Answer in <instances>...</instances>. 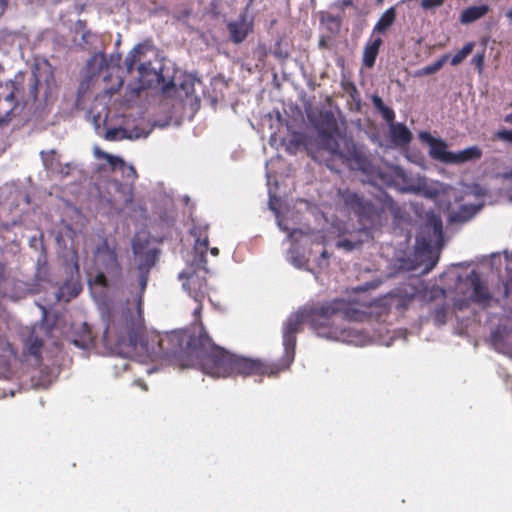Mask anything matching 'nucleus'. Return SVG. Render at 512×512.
Wrapping results in <instances>:
<instances>
[{
  "label": "nucleus",
  "instance_id": "nucleus-47",
  "mask_svg": "<svg viewBox=\"0 0 512 512\" xmlns=\"http://www.w3.org/2000/svg\"><path fill=\"white\" fill-rule=\"evenodd\" d=\"M15 96H16V95H15V93H14V92H12V93H10V94L6 97V100L10 101V100L14 99V98H15Z\"/></svg>",
  "mask_w": 512,
  "mask_h": 512
},
{
  "label": "nucleus",
  "instance_id": "nucleus-21",
  "mask_svg": "<svg viewBox=\"0 0 512 512\" xmlns=\"http://www.w3.org/2000/svg\"><path fill=\"white\" fill-rule=\"evenodd\" d=\"M473 292L471 294V298L479 303H483L488 299V293L485 288L482 286L478 279L472 280Z\"/></svg>",
  "mask_w": 512,
  "mask_h": 512
},
{
  "label": "nucleus",
  "instance_id": "nucleus-23",
  "mask_svg": "<svg viewBox=\"0 0 512 512\" xmlns=\"http://www.w3.org/2000/svg\"><path fill=\"white\" fill-rule=\"evenodd\" d=\"M474 44L467 43L461 50H459L451 59L453 66L459 65L473 50Z\"/></svg>",
  "mask_w": 512,
  "mask_h": 512
},
{
  "label": "nucleus",
  "instance_id": "nucleus-13",
  "mask_svg": "<svg viewBox=\"0 0 512 512\" xmlns=\"http://www.w3.org/2000/svg\"><path fill=\"white\" fill-rule=\"evenodd\" d=\"M183 288L189 292L195 301L200 302L205 294L206 282L197 275H191L183 283Z\"/></svg>",
  "mask_w": 512,
  "mask_h": 512
},
{
  "label": "nucleus",
  "instance_id": "nucleus-35",
  "mask_svg": "<svg viewBox=\"0 0 512 512\" xmlns=\"http://www.w3.org/2000/svg\"><path fill=\"white\" fill-rule=\"evenodd\" d=\"M95 282L98 283L99 285L101 286H106L107 285V282H106V277L104 275V273L102 271H100L96 277H95Z\"/></svg>",
  "mask_w": 512,
  "mask_h": 512
},
{
  "label": "nucleus",
  "instance_id": "nucleus-30",
  "mask_svg": "<svg viewBox=\"0 0 512 512\" xmlns=\"http://www.w3.org/2000/svg\"><path fill=\"white\" fill-rule=\"evenodd\" d=\"M445 0H421L420 4L423 9H432L439 7Z\"/></svg>",
  "mask_w": 512,
  "mask_h": 512
},
{
  "label": "nucleus",
  "instance_id": "nucleus-51",
  "mask_svg": "<svg viewBox=\"0 0 512 512\" xmlns=\"http://www.w3.org/2000/svg\"><path fill=\"white\" fill-rule=\"evenodd\" d=\"M379 177H380L384 182H386V179H385V177H384V175H383V174L379 173Z\"/></svg>",
  "mask_w": 512,
  "mask_h": 512
},
{
  "label": "nucleus",
  "instance_id": "nucleus-44",
  "mask_svg": "<svg viewBox=\"0 0 512 512\" xmlns=\"http://www.w3.org/2000/svg\"><path fill=\"white\" fill-rule=\"evenodd\" d=\"M370 287H375L374 284H365L364 286L358 287L357 290L365 291Z\"/></svg>",
  "mask_w": 512,
  "mask_h": 512
},
{
  "label": "nucleus",
  "instance_id": "nucleus-17",
  "mask_svg": "<svg viewBox=\"0 0 512 512\" xmlns=\"http://www.w3.org/2000/svg\"><path fill=\"white\" fill-rule=\"evenodd\" d=\"M488 11L489 7L487 5L468 7L462 11L460 15V22L462 24L472 23L485 16Z\"/></svg>",
  "mask_w": 512,
  "mask_h": 512
},
{
  "label": "nucleus",
  "instance_id": "nucleus-14",
  "mask_svg": "<svg viewBox=\"0 0 512 512\" xmlns=\"http://www.w3.org/2000/svg\"><path fill=\"white\" fill-rule=\"evenodd\" d=\"M440 188H432L428 187L426 180L424 178L419 177L417 179V182L415 184L410 185L407 188V191L415 192V193H423L426 197L434 198L436 197L441 191L446 192L448 189H452L449 186H444L442 184H439Z\"/></svg>",
  "mask_w": 512,
  "mask_h": 512
},
{
  "label": "nucleus",
  "instance_id": "nucleus-22",
  "mask_svg": "<svg viewBox=\"0 0 512 512\" xmlns=\"http://www.w3.org/2000/svg\"><path fill=\"white\" fill-rule=\"evenodd\" d=\"M28 333H29V335H28L27 339L25 340V344L31 354L37 355L42 346V342L34 334V330H29Z\"/></svg>",
  "mask_w": 512,
  "mask_h": 512
},
{
  "label": "nucleus",
  "instance_id": "nucleus-41",
  "mask_svg": "<svg viewBox=\"0 0 512 512\" xmlns=\"http://www.w3.org/2000/svg\"><path fill=\"white\" fill-rule=\"evenodd\" d=\"M207 245H208V239L207 238H205L202 241L200 239L197 240V246H203L204 248H206Z\"/></svg>",
  "mask_w": 512,
  "mask_h": 512
},
{
  "label": "nucleus",
  "instance_id": "nucleus-46",
  "mask_svg": "<svg viewBox=\"0 0 512 512\" xmlns=\"http://www.w3.org/2000/svg\"><path fill=\"white\" fill-rule=\"evenodd\" d=\"M210 252L213 256H217L219 254V250L216 247L212 248Z\"/></svg>",
  "mask_w": 512,
  "mask_h": 512
},
{
  "label": "nucleus",
  "instance_id": "nucleus-42",
  "mask_svg": "<svg viewBox=\"0 0 512 512\" xmlns=\"http://www.w3.org/2000/svg\"><path fill=\"white\" fill-rule=\"evenodd\" d=\"M4 275H5V267L2 263H0V282L4 278Z\"/></svg>",
  "mask_w": 512,
  "mask_h": 512
},
{
  "label": "nucleus",
  "instance_id": "nucleus-8",
  "mask_svg": "<svg viewBox=\"0 0 512 512\" xmlns=\"http://www.w3.org/2000/svg\"><path fill=\"white\" fill-rule=\"evenodd\" d=\"M93 153L96 158L105 159L113 170L119 169L123 177L130 179L132 182L137 179V172L133 165L127 164L122 158L109 154L101 150L98 146L93 148Z\"/></svg>",
  "mask_w": 512,
  "mask_h": 512
},
{
  "label": "nucleus",
  "instance_id": "nucleus-53",
  "mask_svg": "<svg viewBox=\"0 0 512 512\" xmlns=\"http://www.w3.org/2000/svg\"><path fill=\"white\" fill-rule=\"evenodd\" d=\"M382 1H383V0H377V2H379V3H380V2H382Z\"/></svg>",
  "mask_w": 512,
  "mask_h": 512
},
{
  "label": "nucleus",
  "instance_id": "nucleus-20",
  "mask_svg": "<svg viewBox=\"0 0 512 512\" xmlns=\"http://www.w3.org/2000/svg\"><path fill=\"white\" fill-rule=\"evenodd\" d=\"M396 11L395 8L391 7L387 9L378 22L376 23L373 32L383 33L385 32L395 21Z\"/></svg>",
  "mask_w": 512,
  "mask_h": 512
},
{
  "label": "nucleus",
  "instance_id": "nucleus-1",
  "mask_svg": "<svg viewBox=\"0 0 512 512\" xmlns=\"http://www.w3.org/2000/svg\"><path fill=\"white\" fill-rule=\"evenodd\" d=\"M114 321L120 330L122 341L127 340L133 347L139 344L152 358L175 356L181 367H199L214 378L233 374L273 375L279 371L276 366L226 352L216 346L202 328L197 339L185 331H174L163 336L154 335L151 343L145 342L142 338L144 318L141 297L128 302Z\"/></svg>",
  "mask_w": 512,
  "mask_h": 512
},
{
  "label": "nucleus",
  "instance_id": "nucleus-3",
  "mask_svg": "<svg viewBox=\"0 0 512 512\" xmlns=\"http://www.w3.org/2000/svg\"><path fill=\"white\" fill-rule=\"evenodd\" d=\"M442 240L441 220L433 215L428 219L416 238L411 269L419 270L422 274L429 273L439 259Z\"/></svg>",
  "mask_w": 512,
  "mask_h": 512
},
{
  "label": "nucleus",
  "instance_id": "nucleus-31",
  "mask_svg": "<svg viewBox=\"0 0 512 512\" xmlns=\"http://www.w3.org/2000/svg\"><path fill=\"white\" fill-rule=\"evenodd\" d=\"M380 112L386 121H393L395 115L392 109L385 106Z\"/></svg>",
  "mask_w": 512,
  "mask_h": 512
},
{
  "label": "nucleus",
  "instance_id": "nucleus-24",
  "mask_svg": "<svg viewBox=\"0 0 512 512\" xmlns=\"http://www.w3.org/2000/svg\"><path fill=\"white\" fill-rule=\"evenodd\" d=\"M38 84H39V80L36 77V75L33 73L30 76L29 83H28V86H29V95H28L29 100L35 101L37 99Z\"/></svg>",
  "mask_w": 512,
  "mask_h": 512
},
{
  "label": "nucleus",
  "instance_id": "nucleus-4",
  "mask_svg": "<svg viewBox=\"0 0 512 512\" xmlns=\"http://www.w3.org/2000/svg\"><path fill=\"white\" fill-rule=\"evenodd\" d=\"M124 64L129 73L137 65L138 80L143 88L163 81L162 64L149 44L136 45L126 56Z\"/></svg>",
  "mask_w": 512,
  "mask_h": 512
},
{
  "label": "nucleus",
  "instance_id": "nucleus-38",
  "mask_svg": "<svg viewBox=\"0 0 512 512\" xmlns=\"http://www.w3.org/2000/svg\"><path fill=\"white\" fill-rule=\"evenodd\" d=\"M328 259L327 251L324 249L321 251V261L319 262V266L323 265V262H326Z\"/></svg>",
  "mask_w": 512,
  "mask_h": 512
},
{
  "label": "nucleus",
  "instance_id": "nucleus-16",
  "mask_svg": "<svg viewBox=\"0 0 512 512\" xmlns=\"http://www.w3.org/2000/svg\"><path fill=\"white\" fill-rule=\"evenodd\" d=\"M381 44L382 39L378 37L365 45L362 60L367 68L374 66Z\"/></svg>",
  "mask_w": 512,
  "mask_h": 512
},
{
  "label": "nucleus",
  "instance_id": "nucleus-52",
  "mask_svg": "<svg viewBox=\"0 0 512 512\" xmlns=\"http://www.w3.org/2000/svg\"><path fill=\"white\" fill-rule=\"evenodd\" d=\"M107 77H108V76H107L106 74H105V75H103V80H106V79H107Z\"/></svg>",
  "mask_w": 512,
  "mask_h": 512
},
{
  "label": "nucleus",
  "instance_id": "nucleus-43",
  "mask_svg": "<svg viewBox=\"0 0 512 512\" xmlns=\"http://www.w3.org/2000/svg\"><path fill=\"white\" fill-rule=\"evenodd\" d=\"M146 283H147V278H146V276H141L140 284H141V288H142V290L145 288Z\"/></svg>",
  "mask_w": 512,
  "mask_h": 512
},
{
  "label": "nucleus",
  "instance_id": "nucleus-10",
  "mask_svg": "<svg viewBox=\"0 0 512 512\" xmlns=\"http://www.w3.org/2000/svg\"><path fill=\"white\" fill-rule=\"evenodd\" d=\"M231 39L235 43L242 42L252 30V22L246 15L240 16L237 20L228 24Z\"/></svg>",
  "mask_w": 512,
  "mask_h": 512
},
{
  "label": "nucleus",
  "instance_id": "nucleus-45",
  "mask_svg": "<svg viewBox=\"0 0 512 512\" xmlns=\"http://www.w3.org/2000/svg\"><path fill=\"white\" fill-rule=\"evenodd\" d=\"M505 122L509 123L512 125V113L511 114H508L506 117H505Z\"/></svg>",
  "mask_w": 512,
  "mask_h": 512
},
{
  "label": "nucleus",
  "instance_id": "nucleus-15",
  "mask_svg": "<svg viewBox=\"0 0 512 512\" xmlns=\"http://www.w3.org/2000/svg\"><path fill=\"white\" fill-rule=\"evenodd\" d=\"M109 67L105 55L102 53L94 54L87 63V71L91 78L101 76Z\"/></svg>",
  "mask_w": 512,
  "mask_h": 512
},
{
  "label": "nucleus",
  "instance_id": "nucleus-11",
  "mask_svg": "<svg viewBox=\"0 0 512 512\" xmlns=\"http://www.w3.org/2000/svg\"><path fill=\"white\" fill-rule=\"evenodd\" d=\"M148 134L149 132H144L138 128H135L130 132L123 128H112L106 131L104 138L108 141H118L122 139L146 138Z\"/></svg>",
  "mask_w": 512,
  "mask_h": 512
},
{
  "label": "nucleus",
  "instance_id": "nucleus-39",
  "mask_svg": "<svg viewBox=\"0 0 512 512\" xmlns=\"http://www.w3.org/2000/svg\"><path fill=\"white\" fill-rule=\"evenodd\" d=\"M7 7V0H0V15L3 14Z\"/></svg>",
  "mask_w": 512,
  "mask_h": 512
},
{
  "label": "nucleus",
  "instance_id": "nucleus-32",
  "mask_svg": "<svg viewBox=\"0 0 512 512\" xmlns=\"http://www.w3.org/2000/svg\"><path fill=\"white\" fill-rule=\"evenodd\" d=\"M472 62L476 65L479 71L482 70L484 64V56L483 54H477L473 57Z\"/></svg>",
  "mask_w": 512,
  "mask_h": 512
},
{
  "label": "nucleus",
  "instance_id": "nucleus-19",
  "mask_svg": "<svg viewBox=\"0 0 512 512\" xmlns=\"http://www.w3.org/2000/svg\"><path fill=\"white\" fill-rule=\"evenodd\" d=\"M55 380V375L52 372L39 369L32 376V386L36 389L47 388Z\"/></svg>",
  "mask_w": 512,
  "mask_h": 512
},
{
  "label": "nucleus",
  "instance_id": "nucleus-49",
  "mask_svg": "<svg viewBox=\"0 0 512 512\" xmlns=\"http://www.w3.org/2000/svg\"><path fill=\"white\" fill-rule=\"evenodd\" d=\"M351 4H352L351 0H343V5L348 6V5H351Z\"/></svg>",
  "mask_w": 512,
  "mask_h": 512
},
{
  "label": "nucleus",
  "instance_id": "nucleus-26",
  "mask_svg": "<svg viewBox=\"0 0 512 512\" xmlns=\"http://www.w3.org/2000/svg\"><path fill=\"white\" fill-rule=\"evenodd\" d=\"M197 80L191 76L187 77L181 84V89L186 95H190L194 92V84Z\"/></svg>",
  "mask_w": 512,
  "mask_h": 512
},
{
  "label": "nucleus",
  "instance_id": "nucleus-5",
  "mask_svg": "<svg viewBox=\"0 0 512 512\" xmlns=\"http://www.w3.org/2000/svg\"><path fill=\"white\" fill-rule=\"evenodd\" d=\"M319 145L326 150L332 158L347 163L352 169L370 173L366 157L356 149L354 143L345 135L338 132L319 133Z\"/></svg>",
  "mask_w": 512,
  "mask_h": 512
},
{
  "label": "nucleus",
  "instance_id": "nucleus-34",
  "mask_svg": "<svg viewBox=\"0 0 512 512\" xmlns=\"http://www.w3.org/2000/svg\"><path fill=\"white\" fill-rule=\"evenodd\" d=\"M41 155H42V159H43V162H44V165L46 166V168L51 169L53 171L56 170V168L54 167L53 160L48 159V154H45L44 152H42Z\"/></svg>",
  "mask_w": 512,
  "mask_h": 512
},
{
  "label": "nucleus",
  "instance_id": "nucleus-40",
  "mask_svg": "<svg viewBox=\"0 0 512 512\" xmlns=\"http://www.w3.org/2000/svg\"><path fill=\"white\" fill-rule=\"evenodd\" d=\"M505 16L508 19L509 23L512 25V5L511 8L505 13Z\"/></svg>",
  "mask_w": 512,
  "mask_h": 512
},
{
  "label": "nucleus",
  "instance_id": "nucleus-37",
  "mask_svg": "<svg viewBox=\"0 0 512 512\" xmlns=\"http://www.w3.org/2000/svg\"><path fill=\"white\" fill-rule=\"evenodd\" d=\"M393 170H394V173H395L398 177H401V178H403V179L405 178V172H404V170H403L402 168H400V167H394V168H393Z\"/></svg>",
  "mask_w": 512,
  "mask_h": 512
},
{
  "label": "nucleus",
  "instance_id": "nucleus-27",
  "mask_svg": "<svg viewBox=\"0 0 512 512\" xmlns=\"http://www.w3.org/2000/svg\"><path fill=\"white\" fill-rule=\"evenodd\" d=\"M360 243L352 242L348 239L339 240L336 244L338 248H342L346 251H352L353 249L359 247Z\"/></svg>",
  "mask_w": 512,
  "mask_h": 512
},
{
  "label": "nucleus",
  "instance_id": "nucleus-6",
  "mask_svg": "<svg viewBox=\"0 0 512 512\" xmlns=\"http://www.w3.org/2000/svg\"><path fill=\"white\" fill-rule=\"evenodd\" d=\"M419 138L429 146V156L444 164H462L468 161L477 160L481 157V150L476 147H468L459 152L448 150V144L440 139L433 137L428 132H421Z\"/></svg>",
  "mask_w": 512,
  "mask_h": 512
},
{
  "label": "nucleus",
  "instance_id": "nucleus-28",
  "mask_svg": "<svg viewBox=\"0 0 512 512\" xmlns=\"http://www.w3.org/2000/svg\"><path fill=\"white\" fill-rule=\"evenodd\" d=\"M66 287H62L60 288L59 292L56 294V300L58 301H66L68 302L71 298L75 297L77 294H78V291L77 290H73V292H71L68 296H66Z\"/></svg>",
  "mask_w": 512,
  "mask_h": 512
},
{
  "label": "nucleus",
  "instance_id": "nucleus-18",
  "mask_svg": "<svg viewBox=\"0 0 512 512\" xmlns=\"http://www.w3.org/2000/svg\"><path fill=\"white\" fill-rule=\"evenodd\" d=\"M480 206L476 205H463L459 211L450 213V220L452 222H466L470 220L479 210Z\"/></svg>",
  "mask_w": 512,
  "mask_h": 512
},
{
  "label": "nucleus",
  "instance_id": "nucleus-12",
  "mask_svg": "<svg viewBox=\"0 0 512 512\" xmlns=\"http://www.w3.org/2000/svg\"><path fill=\"white\" fill-rule=\"evenodd\" d=\"M389 132L391 140L397 146H406L412 140L411 131L402 123H392Z\"/></svg>",
  "mask_w": 512,
  "mask_h": 512
},
{
  "label": "nucleus",
  "instance_id": "nucleus-36",
  "mask_svg": "<svg viewBox=\"0 0 512 512\" xmlns=\"http://www.w3.org/2000/svg\"><path fill=\"white\" fill-rule=\"evenodd\" d=\"M276 217H277V221H278V226H279V228H280L282 231H289V227H287L286 225H284L283 220L279 217L278 213H276Z\"/></svg>",
  "mask_w": 512,
  "mask_h": 512
},
{
  "label": "nucleus",
  "instance_id": "nucleus-33",
  "mask_svg": "<svg viewBox=\"0 0 512 512\" xmlns=\"http://www.w3.org/2000/svg\"><path fill=\"white\" fill-rule=\"evenodd\" d=\"M372 103L379 111L385 107L383 100L378 95L372 96Z\"/></svg>",
  "mask_w": 512,
  "mask_h": 512
},
{
  "label": "nucleus",
  "instance_id": "nucleus-48",
  "mask_svg": "<svg viewBox=\"0 0 512 512\" xmlns=\"http://www.w3.org/2000/svg\"><path fill=\"white\" fill-rule=\"evenodd\" d=\"M73 259L75 260V267L77 268L78 265H77V253H76V251L73 252Z\"/></svg>",
  "mask_w": 512,
  "mask_h": 512
},
{
  "label": "nucleus",
  "instance_id": "nucleus-2",
  "mask_svg": "<svg viewBox=\"0 0 512 512\" xmlns=\"http://www.w3.org/2000/svg\"><path fill=\"white\" fill-rule=\"evenodd\" d=\"M366 306V304L354 303L345 299H334L319 307L300 309L288 318L284 328L283 342L286 356L290 361L293 360L295 335L305 321H309L314 326L320 337L362 345L364 337L359 331L352 328L339 329L334 325L340 319L362 320L365 315L363 308Z\"/></svg>",
  "mask_w": 512,
  "mask_h": 512
},
{
  "label": "nucleus",
  "instance_id": "nucleus-9",
  "mask_svg": "<svg viewBox=\"0 0 512 512\" xmlns=\"http://www.w3.org/2000/svg\"><path fill=\"white\" fill-rule=\"evenodd\" d=\"M94 263L99 270L114 272L117 269L118 264L115 251L108 246L105 240L96 247Z\"/></svg>",
  "mask_w": 512,
  "mask_h": 512
},
{
  "label": "nucleus",
  "instance_id": "nucleus-7",
  "mask_svg": "<svg viewBox=\"0 0 512 512\" xmlns=\"http://www.w3.org/2000/svg\"><path fill=\"white\" fill-rule=\"evenodd\" d=\"M289 238L293 242V246L288 252V260L297 268L303 267L308 261L304 253H299V247L323 245L325 239L321 232H303L301 230H293L289 234Z\"/></svg>",
  "mask_w": 512,
  "mask_h": 512
},
{
  "label": "nucleus",
  "instance_id": "nucleus-25",
  "mask_svg": "<svg viewBox=\"0 0 512 512\" xmlns=\"http://www.w3.org/2000/svg\"><path fill=\"white\" fill-rule=\"evenodd\" d=\"M447 58H448V56H447V55H445V56H443L441 59H439L438 61H436L435 63H433V64H431V65H428V66L424 67V68L422 69V71H421V72H422V74H424V75H430V74H434V73H436L437 71H439V70L442 68V66H443V64H444V62L446 61V59H447Z\"/></svg>",
  "mask_w": 512,
  "mask_h": 512
},
{
  "label": "nucleus",
  "instance_id": "nucleus-29",
  "mask_svg": "<svg viewBox=\"0 0 512 512\" xmlns=\"http://www.w3.org/2000/svg\"><path fill=\"white\" fill-rule=\"evenodd\" d=\"M495 136L499 140L512 143V130H507V129L499 130L495 134Z\"/></svg>",
  "mask_w": 512,
  "mask_h": 512
},
{
  "label": "nucleus",
  "instance_id": "nucleus-50",
  "mask_svg": "<svg viewBox=\"0 0 512 512\" xmlns=\"http://www.w3.org/2000/svg\"><path fill=\"white\" fill-rule=\"evenodd\" d=\"M137 384L141 385V388L143 390H146V386L144 384H142L140 381H136Z\"/></svg>",
  "mask_w": 512,
  "mask_h": 512
}]
</instances>
